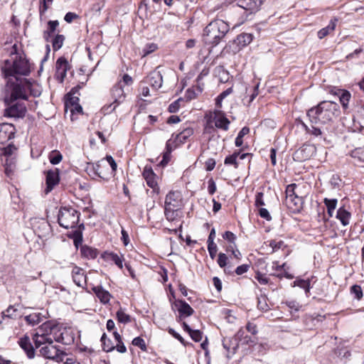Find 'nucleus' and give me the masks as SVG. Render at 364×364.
<instances>
[{
    "instance_id": "f257e3e1",
    "label": "nucleus",
    "mask_w": 364,
    "mask_h": 364,
    "mask_svg": "<svg viewBox=\"0 0 364 364\" xmlns=\"http://www.w3.org/2000/svg\"><path fill=\"white\" fill-rule=\"evenodd\" d=\"M6 85L4 91V101L6 105L18 100H27L28 92L37 97L41 95L42 87L35 80L26 77H4Z\"/></svg>"
},
{
    "instance_id": "f03ea898",
    "label": "nucleus",
    "mask_w": 364,
    "mask_h": 364,
    "mask_svg": "<svg viewBox=\"0 0 364 364\" xmlns=\"http://www.w3.org/2000/svg\"><path fill=\"white\" fill-rule=\"evenodd\" d=\"M11 59L5 60L1 65L3 77H25L31 72V64L26 57L16 52V45L13 46Z\"/></svg>"
},
{
    "instance_id": "7ed1b4c3",
    "label": "nucleus",
    "mask_w": 364,
    "mask_h": 364,
    "mask_svg": "<svg viewBox=\"0 0 364 364\" xmlns=\"http://www.w3.org/2000/svg\"><path fill=\"white\" fill-rule=\"evenodd\" d=\"M341 114L338 104L333 101H322L308 110L307 116L311 124H326Z\"/></svg>"
},
{
    "instance_id": "20e7f679",
    "label": "nucleus",
    "mask_w": 364,
    "mask_h": 364,
    "mask_svg": "<svg viewBox=\"0 0 364 364\" xmlns=\"http://www.w3.org/2000/svg\"><path fill=\"white\" fill-rule=\"evenodd\" d=\"M229 25L223 20L216 19L211 21L204 29L205 43L217 46L229 31Z\"/></svg>"
},
{
    "instance_id": "39448f33",
    "label": "nucleus",
    "mask_w": 364,
    "mask_h": 364,
    "mask_svg": "<svg viewBox=\"0 0 364 364\" xmlns=\"http://www.w3.org/2000/svg\"><path fill=\"white\" fill-rule=\"evenodd\" d=\"M49 331L53 339L64 345H71L75 341V332L70 327H63L53 324L50 321H46L42 324V328Z\"/></svg>"
},
{
    "instance_id": "423d86ee",
    "label": "nucleus",
    "mask_w": 364,
    "mask_h": 364,
    "mask_svg": "<svg viewBox=\"0 0 364 364\" xmlns=\"http://www.w3.org/2000/svg\"><path fill=\"white\" fill-rule=\"evenodd\" d=\"M80 213L72 207H61L58 211V222L65 228H73L79 222Z\"/></svg>"
},
{
    "instance_id": "0eeeda50",
    "label": "nucleus",
    "mask_w": 364,
    "mask_h": 364,
    "mask_svg": "<svg viewBox=\"0 0 364 364\" xmlns=\"http://www.w3.org/2000/svg\"><path fill=\"white\" fill-rule=\"evenodd\" d=\"M111 97L113 102L109 105H105L102 107V111L105 114H109L113 112L118 105L122 103L125 100V93L122 85V82L116 83L110 90Z\"/></svg>"
},
{
    "instance_id": "6e6552de",
    "label": "nucleus",
    "mask_w": 364,
    "mask_h": 364,
    "mask_svg": "<svg viewBox=\"0 0 364 364\" xmlns=\"http://www.w3.org/2000/svg\"><path fill=\"white\" fill-rule=\"evenodd\" d=\"M4 109V117L23 118L26 112V107L24 103L14 102Z\"/></svg>"
},
{
    "instance_id": "1a4fd4ad",
    "label": "nucleus",
    "mask_w": 364,
    "mask_h": 364,
    "mask_svg": "<svg viewBox=\"0 0 364 364\" xmlns=\"http://www.w3.org/2000/svg\"><path fill=\"white\" fill-rule=\"evenodd\" d=\"M42 325L38 328V331L33 335V340L36 348H41V346L52 344L53 343V338L51 337L52 334L49 331L41 329Z\"/></svg>"
},
{
    "instance_id": "9d476101",
    "label": "nucleus",
    "mask_w": 364,
    "mask_h": 364,
    "mask_svg": "<svg viewBox=\"0 0 364 364\" xmlns=\"http://www.w3.org/2000/svg\"><path fill=\"white\" fill-rule=\"evenodd\" d=\"M60 181V173L58 168L49 170L46 172V193L50 192L53 188L58 184Z\"/></svg>"
},
{
    "instance_id": "9b49d317",
    "label": "nucleus",
    "mask_w": 364,
    "mask_h": 364,
    "mask_svg": "<svg viewBox=\"0 0 364 364\" xmlns=\"http://www.w3.org/2000/svg\"><path fill=\"white\" fill-rule=\"evenodd\" d=\"M15 127L9 123L0 124V144H4L14 136Z\"/></svg>"
},
{
    "instance_id": "f8f14e48",
    "label": "nucleus",
    "mask_w": 364,
    "mask_h": 364,
    "mask_svg": "<svg viewBox=\"0 0 364 364\" xmlns=\"http://www.w3.org/2000/svg\"><path fill=\"white\" fill-rule=\"evenodd\" d=\"M40 353L46 358L58 360L60 358L62 352L52 343L42 346L40 348Z\"/></svg>"
},
{
    "instance_id": "ddd939ff",
    "label": "nucleus",
    "mask_w": 364,
    "mask_h": 364,
    "mask_svg": "<svg viewBox=\"0 0 364 364\" xmlns=\"http://www.w3.org/2000/svg\"><path fill=\"white\" fill-rule=\"evenodd\" d=\"M72 277L74 283L80 287L85 288L87 285V277L82 268L75 266L72 270Z\"/></svg>"
},
{
    "instance_id": "4468645a",
    "label": "nucleus",
    "mask_w": 364,
    "mask_h": 364,
    "mask_svg": "<svg viewBox=\"0 0 364 364\" xmlns=\"http://www.w3.org/2000/svg\"><path fill=\"white\" fill-rule=\"evenodd\" d=\"M69 68L70 66L68 60L64 57L59 58L55 64V75L57 79L63 82L67 75V71Z\"/></svg>"
},
{
    "instance_id": "2eb2a0df",
    "label": "nucleus",
    "mask_w": 364,
    "mask_h": 364,
    "mask_svg": "<svg viewBox=\"0 0 364 364\" xmlns=\"http://www.w3.org/2000/svg\"><path fill=\"white\" fill-rule=\"evenodd\" d=\"M146 83L155 90L160 88L163 83V77L161 72L157 70L151 72L146 77Z\"/></svg>"
},
{
    "instance_id": "dca6fc26",
    "label": "nucleus",
    "mask_w": 364,
    "mask_h": 364,
    "mask_svg": "<svg viewBox=\"0 0 364 364\" xmlns=\"http://www.w3.org/2000/svg\"><path fill=\"white\" fill-rule=\"evenodd\" d=\"M265 0H240L238 6L250 13L257 11Z\"/></svg>"
},
{
    "instance_id": "f3484780",
    "label": "nucleus",
    "mask_w": 364,
    "mask_h": 364,
    "mask_svg": "<svg viewBox=\"0 0 364 364\" xmlns=\"http://www.w3.org/2000/svg\"><path fill=\"white\" fill-rule=\"evenodd\" d=\"M142 175L146 182V184L150 188L154 189L157 187V176L150 166H146L144 167Z\"/></svg>"
},
{
    "instance_id": "a211bd4d",
    "label": "nucleus",
    "mask_w": 364,
    "mask_h": 364,
    "mask_svg": "<svg viewBox=\"0 0 364 364\" xmlns=\"http://www.w3.org/2000/svg\"><path fill=\"white\" fill-rule=\"evenodd\" d=\"M215 126L221 129L224 131H227L229 129V124H230V120L225 116L224 113L221 111L215 112Z\"/></svg>"
},
{
    "instance_id": "6ab92c4d",
    "label": "nucleus",
    "mask_w": 364,
    "mask_h": 364,
    "mask_svg": "<svg viewBox=\"0 0 364 364\" xmlns=\"http://www.w3.org/2000/svg\"><path fill=\"white\" fill-rule=\"evenodd\" d=\"M178 144V143L176 141V139L173 141L171 139L166 141V151L163 154V159L160 161V165L165 166L168 164L171 159V151L177 146Z\"/></svg>"
},
{
    "instance_id": "aec40b11",
    "label": "nucleus",
    "mask_w": 364,
    "mask_h": 364,
    "mask_svg": "<svg viewBox=\"0 0 364 364\" xmlns=\"http://www.w3.org/2000/svg\"><path fill=\"white\" fill-rule=\"evenodd\" d=\"M286 205L291 210L292 212H299L302 208L303 198L299 196H294L291 198H287L285 200Z\"/></svg>"
},
{
    "instance_id": "412c9836",
    "label": "nucleus",
    "mask_w": 364,
    "mask_h": 364,
    "mask_svg": "<svg viewBox=\"0 0 364 364\" xmlns=\"http://www.w3.org/2000/svg\"><path fill=\"white\" fill-rule=\"evenodd\" d=\"M174 305L177 308L180 316H190L194 312L192 307L183 300H176Z\"/></svg>"
},
{
    "instance_id": "4be33fe9",
    "label": "nucleus",
    "mask_w": 364,
    "mask_h": 364,
    "mask_svg": "<svg viewBox=\"0 0 364 364\" xmlns=\"http://www.w3.org/2000/svg\"><path fill=\"white\" fill-rule=\"evenodd\" d=\"M18 343L21 348L25 351L28 358L31 359L35 357V349L28 336H25L20 338Z\"/></svg>"
},
{
    "instance_id": "5701e85b",
    "label": "nucleus",
    "mask_w": 364,
    "mask_h": 364,
    "mask_svg": "<svg viewBox=\"0 0 364 364\" xmlns=\"http://www.w3.org/2000/svg\"><path fill=\"white\" fill-rule=\"evenodd\" d=\"M92 291L95 292V294L102 303H109L111 299V294L108 291L105 290L102 286L94 287L92 288Z\"/></svg>"
},
{
    "instance_id": "b1692460",
    "label": "nucleus",
    "mask_w": 364,
    "mask_h": 364,
    "mask_svg": "<svg viewBox=\"0 0 364 364\" xmlns=\"http://www.w3.org/2000/svg\"><path fill=\"white\" fill-rule=\"evenodd\" d=\"M252 39L253 36L251 33H242L237 36L234 42L241 48L249 45L252 41Z\"/></svg>"
},
{
    "instance_id": "393cba45",
    "label": "nucleus",
    "mask_w": 364,
    "mask_h": 364,
    "mask_svg": "<svg viewBox=\"0 0 364 364\" xmlns=\"http://www.w3.org/2000/svg\"><path fill=\"white\" fill-rule=\"evenodd\" d=\"M80 253L82 257L85 259H94L97 257L99 252L96 248L87 245H82L80 248Z\"/></svg>"
},
{
    "instance_id": "a878e982",
    "label": "nucleus",
    "mask_w": 364,
    "mask_h": 364,
    "mask_svg": "<svg viewBox=\"0 0 364 364\" xmlns=\"http://www.w3.org/2000/svg\"><path fill=\"white\" fill-rule=\"evenodd\" d=\"M314 149V148L311 146H303L296 151L295 155L299 160L304 161L311 157Z\"/></svg>"
},
{
    "instance_id": "bb28decb",
    "label": "nucleus",
    "mask_w": 364,
    "mask_h": 364,
    "mask_svg": "<svg viewBox=\"0 0 364 364\" xmlns=\"http://www.w3.org/2000/svg\"><path fill=\"white\" fill-rule=\"evenodd\" d=\"M351 218V214L350 212L346 210L344 207L340 208L336 214V218L339 220L341 224L344 226H346L350 223V219Z\"/></svg>"
},
{
    "instance_id": "cd10ccee",
    "label": "nucleus",
    "mask_w": 364,
    "mask_h": 364,
    "mask_svg": "<svg viewBox=\"0 0 364 364\" xmlns=\"http://www.w3.org/2000/svg\"><path fill=\"white\" fill-rule=\"evenodd\" d=\"M233 340L235 342H237L238 344L241 343L242 344H250L254 341L251 339L250 337L245 335V330L240 328L233 337Z\"/></svg>"
},
{
    "instance_id": "c85d7f7f",
    "label": "nucleus",
    "mask_w": 364,
    "mask_h": 364,
    "mask_svg": "<svg viewBox=\"0 0 364 364\" xmlns=\"http://www.w3.org/2000/svg\"><path fill=\"white\" fill-rule=\"evenodd\" d=\"M336 21V18L331 19L327 26L319 30L318 32V38L322 39L326 36H328L329 33L333 32L335 30Z\"/></svg>"
},
{
    "instance_id": "c756f323",
    "label": "nucleus",
    "mask_w": 364,
    "mask_h": 364,
    "mask_svg": "<svg viewBox=\"0 0 364 364\" xmlns=\"http://www.w3.org/2000/svg\"><path fill=\"white\" fill-rule=\"evenodd\" d=\"M44 316L41 313L34 312L24 317L25 321L28 324L35 326L43 321Z\"/></svg>"
},
{
    "instance_id": "7c9ffc66",
    "label": "nucleus",
    "mask_w": 364,
    "mask_h": 364,
    "mask_svg": "<svg viewBox=\"0 0 364 364\" xmlns=\"http://www.w3.org/2000/svg\"><path fill=\"white\" fill-rule=\"evenodd\" d=\"M107 260L113 262L119 269L123 268V258L114 252H105L103 255Z\"/></svg>"
},
{
    "instance_id": "2f4dec72",
    "label": "nucleus",
    "mask_w": 364,
    "mask_h": 364,
    "mask_svg": "<svg viewBox=\"0 0 364 364\" xmlns=\"http://www.w3.org/2000/svg\"><path fill=\"white\" fill-rule=\"evenodd\" d=\"M19 305L9 306L5 311L2 312L3 316L16 319L21 315L18 309Z\"/></svg>"
},
{
    "instance_id": "473e14b6",
    "label": "nucleus",
    "mask_w": 364,
    "mask_h": 364,
    "mask_svg": "<svg viewBox=\"0 0 364 364\" xmlns=\"http://www.w3.org/2000/svg\"><path fill=\"white\" fill-rule=\"evenodd\" d=\"M193 134V129L192 128L184 129L182 132L176 134V141L178 144H183L187 139Z\"/></svg>"
},
{
    "instance_id": "72a5a7b5",
    "label": "nucleus",
    "mask_w": 364,
    "mask_h": 364,
    "mask_svg": "<svg viewBox=\"0 0 364 364\" xmlns=\"http://www.w3.org/2000/svg\"><path fill=\"white\" fill-rule=\"evenodd\" d=\"M58 25V21H49L48 22V30L43 33V38L47 42H49L50 38L53 36Z\"/></svg>"
},
{
    "instance_id": "f704fd0d",
    "label": "nucleus",
    "mask_w": 364,
    "mask_h": 364,
    "mask_svg": "<svg viewBox=\"0 0 364 364\" xmlns=\"http://www.w3.org/2000/svg\"><path fill=\"white\" fill-rule=\"evenodd\" d=\"M355 162L364 163V146L355 148L348 154Z\"/></svg>"
},
{
    "instance_id": "c9c22d12",
    "label": "nucleus",
    "mask_w": 364,
    "mask_h": 364,
    "mask_svg": "<svg viewBox=\"0 0 364 364\" xmlns=\"http://www.w3.org/2000/svg\"><path fill=\"white\" fill-rule=\"evenodd\" d=\"M223 348L227 350V351L232 353H235V350L238 348V343L234 341L233 338H224L223 341Z\"/></svg>"
},
{
    "instance_id": "e433bc0d",
    "label": "nucleus",
    "mask_w": 364,
    "mask_h": 364,
    "mask_svg": "<svg viewBox=\"0 0 364 364\" xmlns=\"http://www.w3.org/2000/svg\"><path fill=\"white\" fill-rule=\"evenodd\" d=\"M164 213L168 220L173 221L178 216V209L173 205H165Z\"/></svg>"
},
{
    "instance_id": "4c0bfd02",
    "label": "nucleus",
    "mask_w": 364,
    "mask_h": 364,
    "mask_svg": "<svg viewBox=\"0 0 364 364\" xmlns=\"http://www.w3.org/2000/svg\"><path fill=\"white\" fill-rule=\"evenodd\" d=\"M338 94H341L338 97L340 102L342 105L343 108L346 109L348 107V102L351 97V95L348 90H346L343 91H339Z\"/></svg>"
},
{
    "instance_id": "58836bf2",
    "label": "nucleus",
    "mask_w": 364,
    "mask_h": 364,
    "mask_svg": "<svg viewBox=\"0 0 364 364\" xmlns=\"http://www.w3.org/2000/svg\"><path fill=\"white\" fill-rule=\"evenodd\" d=\"M337 199H328V198H324L323 203L325 205L327 208V212L330 217L333 216V211L336 208L337 205Z\"/></svg>"
},
{
    "instance_id": "ea45409f",
    "label": "nucleus",
    "mask_w": 364,
    "mask_h": 364,
    "mask_svg": "<svg viewBox=\"0 0 364 364\" xmlns=\"http://www.w3.org/2000/svg\"><path fill=\"white\" fill-rule=\"evenodd\" d=\"M101 342L103 350L106 352L112 351L115 348V347L112 345L111 340L107 338L106 333L102 334L101 337Z\"/></svg>"
},
{
    "instance_id": "a19ab883",
    "label": "nucleus",
    "mask_w": 364,
    "mask_h": 364,
    "mask_svg": "<svg viewBox=\"0 0 364 364\" xmlns=\"http://www.w3.org/2000/svg\"><path fill=\"white\" fill-rule=\"evenodd\" d=\"M267 300V297L265 295H260L257 298V308L262 311H267L269 309Z\"/></svg>"
},
{
    "instance_id": "79ce46f5",
    "label": "nucleus",
    "mask_w": 364,
    "mask_h": 364,
    "mask_svg": "<svg viewBox=\"0 0 364 364\" xmlns=\"http://www.w3.org/2000/svg\"><path fill=\"white\" fill-rule=\"evenodd\" d=\"M176 193L175 192H169L166 196L165 200V205H173V208H178V202L176 200Z\"/></svg>"
},
{
    "instance_id": "37998d69",
    "label": "nucleus",
    "mask_w": 364,
    "mask_h": 364,
    "mask_svg": "<svg viewBox=\"0 0 364 364\" xmlns=\"http://www.w3.org/2000/svg\"><path fill=\"white\" fill-rule=\"evenodd\" d=\"M240 152H235L232 155L228 156L225 159V165H234L235 168H237L238 164L237 162V158L238 157Z\"/></svg>"
},
{
    "instance_id": "c03bdc74",
    "label": "nucleus",
    "mask_w": 364,
    "mask_h": 364,
    "mask_svg": "<svg viewBox=\"0 0 364 364\" xmlns=\"http://www.w3.org/2000/svg\"><path fill=\"white\" fill-rule=\"evenodd\" d=\"M117 318L119 323H127L131 321L130 316L127 314L122 309L117 311Z\"/></svg>"
},
{
    "instance_id": "a18cd8bd",
    "label": "nucleus",
    "mask_w": 364,
    "mask_h": 364,
    "mask_svg": "<svg viewBox=\"0 0 364 364\" xmlns=\"http://www.w3.org/2000/svg\"><path fill=\"white\" fill-rule=\"evenodd\" d=\"M294 286H298L300 288L304 289L305 290L306 294H308L311 288L309 280L297 279L294 282Z\"/></svg>"
},
{
    "instance_id": "49530a36",
    "label": "nucleus",
    "mask_w": 364,
    "mask_h": 364,
    "mask_svg": "<svg viewBox=\"0 0 364 364\" xmlns=\"http://www.w3.org/2000/svg\"><path fill=\"white\" fill-rule=\"evenodd\" d=\"M65 37L63 35H57L53 40V48L54 50H59L63 45Z\"/></svg>"
},
{
    "instance_id": "de8ad7c7",
    "label": "nucleus",
    "mask_w": 364,
    "mask_h": 364,
    "mask_svg": "<svg viewBox=\"0 0 364 364\" xmlns=\"http://www.w3.org/2000/svg\"><path fill=\"white\" fill-rule=\"evenodd\" d=\"M50 162L53 164L56 165L58 164L63 159L62 154L58 151H53L50 153L49 156Z\"/></svg>"
},
{
    "instance_id": "09e8293b",
    "label": "nucleus",
    "mask_w": 364,
    "mask_h": 364,
    "mask_svg": "<svg viewBox=\"0 0 364 364\" xmlns=\"http://www.w3.org/2000/svg\"><path fill=\"white\" fill-rule=\"evenodd\" d=\"M132 345L139 347L143 351H146L147 348L146 343L144 340L139 336L133 339Z\"/></svg>"
},
{
    "instance_id": "8fccbe9b",
    "label": "nucleus",
    "mask_w": 364,
    "mask_h": 364,
    "mask_svg": "<svg viewBox=\"0 0 364 364\" xmlns=\"http://www.w3.org/2000/svg\"><path fill=\"white\" fill-rule=\"evenodd\" d=\"M350 292L354 294L355 298L358 300H360L363 297V291L359 285H353L350 288Z\"/></svg>"
},
{
    "instance_id": "3c124183",
    "label": "nucleus",
    "mask_w": 364,
    "mask_h": 364,
    "mask_svg": "<svg viewBox=\"0 0 364 364\" xmlns=\"http://www.w3.org/2000/svg\"><path fill=\"white\" fill-rule=\"evenodd\" d=\"M157 45L155 43H148L146 44L142 50L143 56H146L152 52L155 51L157 49Z\"/></svg>"
},
{
    "instance_id": "603ef678",
    "label": "nucleus",
    "mask_w": 364,
    "mask_h": 364,
    "mask_svg": "<svg viewBox=\"0 0 364 364\" xmlns=\"http://www.w3.org/2000/svg\"><path fill=\"white\" fill-rule=\"evenodd\" d=\"M269 246L272 248V252H274L279 249L284 248L285 247V245L282 240H272L270 241Z\"/></svg>"
},
{
    "instance_id": "864d4df0",
    "label": "nucleus",
    "mask_w": 364,
    "mask_h": 364,
    "mask_svg": "<svg viewBox=\"0 0 364 364\" xmlns=\"http://www.w3.org/2000/svg\"><path fill=\"white\" fill-rule=\"evenodd\" d=\"M296 188V185L295 183H291L287 186L286 188V198L297 196L295 193Z\"/></svg>"
},
{
    "instance_id": "5fc2aeb1",
    "label": "nucleus",
    "mask_w": 364,
    "mask_h": 364,
    "mask_svg": "<svg viewBox=\"0 0 364 364\" xmlns=\"http://www.w3.org/2000/svg\"><path fill=\"white\" fill-rule=\"evenodd\" d=\"M189 335L196 342H199L203 338V333L199 330H192Z\"/></svg>"
},
{
    "instance_id": "6e6d98bb",
    "label": "nucleus",
    "mask_w": 364,
    "mask_h": 364,
    "mask_svg": "<svg viewBox=\"0 0 364 364\" xmlns=\"http://www.w3.org/2000/svg\"><path fill=\"white\" fill-rule=\"evenodd\" d=\"M208 250L209 252L210 257L212 259H214L218 251L216 244L215 242L208 243Z\"/></svg>"
},
{
    "instance_id": "4d7b16f0",
    "label": "nucleus",
    "mask_w": 364,
    "mask_h": 364,
    "mask_svg": "<svg viewBox=\"0 0 364 364\" xmlns=\"http://www.w3.org/2000/svg\"><path fill=\"white\" fill-rule=\"evenodd\" d=\"M228 257L225 253H219L218 258V264L221 267L223 268L227 264Z\"/></svg>"
},
{
    "instance_id": "13d9d810",
    "label": "nucleus",
    "mask_w": 364,
    "mask_h": 364,
    "mask_svg": "<svg viewBox=\"0 0 364 364\" xmlns=\"http://www.w3.org/2000/svg\"><path fill=\"white\" fill-rule=\"evenodd\" d=\"M264 193L262 192H258L255 195V205L257 207L265 205L264 201Z\"/></svg>"
},
{
    "instance_id": "bf43d9fd",
    "label": "nucleus",
    "mask_w": 364,
    "mask_h": 364,
    "mask_svg": "<svg viewBox=\"0 0 364 364\" xmlns=\"http://www.w3.org/2000/svg\"><path fill=\"white\" fill-rule=\"evenodd\" d=\"M223 237L229 241L230 242L232 243L235 246V241L236 240V236L234 233H232V232L230 231H226L225 232V233L223 235Z\"/></svg>"
},
{
    "instance_id": "052dcab7",
    "label": "nucleus",
    "mask_w": 364,
    "mask_h": 364,
    "mask_svg": "<svg viewBox=\"0 0 364 364\" xmlns=\"http://www.w3.org/2000/svg\"><path fill=\"white\" fill-rule=\"evenodd\" d=\"M168 332L172 336H173L175 338H176L177 340H178L181 343H182L183 345L186 346V342L183 339V338L177 332L175 331V330L172 328H168Z\"/></svg>"
},
{
    "instance_id": "680f3d73",
    "label": "nucleus",
    "mask_w": 364,
    "mask_h": 364,
    "mask_svg": "<svg viewBox=\"0 0 364 364\" xmlns=\"http://www.w3.org/2000/svg\"><path fill=\"white\" fill-rule=\"evenodd\" d=\"M314 124H312L311 125V128L308 133L311 134V135H313L316 137L321 136L322 134V132H321V129L315 127Z\"/></svg>"
},
{
    "instance_id": "e2e57ef3",
    "label": "nucleus",
    "mask_w": 364,
    "mask_h": 364,
    "mask_svg": "<svg viewBox=\"0 0 364 364\" xmlns=\"http://www.w3.org/2000/svg\"><path fill=\"white\" fill-rule=\"evenodd\" d=\"M259 215L261 218L267 220V221H269L272 220V217L269 213V211L264 208H260L259 209Z\"/></svg>"
},
{
    "instance_id": "0e129e2a",
    "label": "nucleus",
    "mask_w": 364,
    "mask_h": 364,
    "mask_svg": "<svg viewBox=\"0 0 364 364\" xmlns=\"http://www.w3.org/2000/svg\"><path fill=\"white\" fill-rule=\"evenodd\" d=\"M286 264L284 263L282 265H279L277 262H272V268L274 272L273 273H281L285 269Z\"/></svg>"
},
{
    "instance_id": "69168bd1",
    "label": "nucleus",
    "mask_w": 364,
    "mask_h": 364,
    "mask_svg": "<svg viewBox=\"0 0 364 364\" xmlns=\"http://www.w3.org/2000/svg\"><path fill=\"white\" fill-rule=\"evenodd\" d=\"M255 279L260 283L261 284H266L268 283V278L263 274L260 272H257Z\"/></svg>"
},
{
    "instance_id": "338daca9",
    "label": "nucleus",
    "mask_w": 364,
    "mask_h": 364,
    "mask_svg": "<svg viewBox=\"0 0 364 364\" xmlns=\"http://www.w3.org/2000/svg\"><path fill=\"white\" fill-rule=\"evenodd\" d=\"M250 266L248 264H242L236 268L235 273L237 275H242L244 273L247 272Z\"/></svg>"
},
{
    "instance_id": "774afa93",
    "label": "nucleus",
    "mask_w": 364,
    "mask_h": 364,
    "mask_svg": "<svg viewBox=\"0 0 364 364\" xmlns=\"http://www.w3.org/2000/svg\"><path fill=\"white\" fill-rule=\"evenodd\" d=\"M208 191L209 194L213 195L216 191V185L213 178L208 181Z\"/></svg>"
}]
</instances>
